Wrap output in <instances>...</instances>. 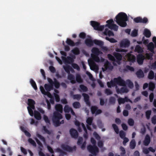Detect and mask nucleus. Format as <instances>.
Wrapping results in <instances>:
<instances>
[{
    "mask_svg": "<svg viewBox=\"0 0 156 156\" xmlns=\"http://www.w3.org/2000/svg\"><path fill=\"white\" fill-rule=\"evenodd\" d=\"M105 92L107 95H111L112 94V91L110 89L107 88L105 90Z\"/></svg>",
    "mask_w": 156,
    "mask_h": 156,
    "instance_id": "59",
    "label": "nucleus"
},
{
    "mask_svg": "<svg viewBox=\"0 0 156 156\" xmlns=\"http://www.w3.org/2000/svg\"><path fill=\"white\" fill-rule=\"evenodd\" d=\"M90 24L96 30L102 31L105 27L104 25L100 26L99 23L94 21H90Z\"/></svg>",
    "mask_w": 156,
    "mask_h": 156,
    "instance_id": "5",
    "label": "nucleus"
},
{
    "mask_svg": "<svg viewBox=\"0 0 156 156\" xmlns=\"http://www.w3.org/2000/svg\"><path fill=\"white\" fill-rule=\"evenodd\" d=\"M105 39L106 40L108 41L111 43H114L117 42L113 38H109L108 37H105Z\"/></svg>",
    "mask_w": 156,
    "mask_h": 156,
    "instance_id": "56",
    "label": "nucleus"
},
{
    "mask_svg": "<svg viewBox=\"0 0 156 156\" xmlns=\"http://www.w3.org/2000/svg\"><path fill=\"white\" fill-rule=\"evenodd\" d=\"M28 142L34 146H36V144L35 141L31 138H29L28 140Z\"/></svg>",
    "mask_w": 156,
    "mask_h": 156,
    "instance_id": "63",
    "label": "nucleus"
},
{
    "mask_svg": "<svg viewBox=\"0 0 156 156\" xmlns=\"http://www.w3.org/2000/svg\"><path fill=\"white\" fill-rule=\"evenodd\" d=\"M104 66L105 70H112L113 69V66L108 61H107L105 63Z\"/></svg>",
    "mask_w": 156,
    "mask_h": 156,
    "instance_id": "18",
    "label": "nucleus"
},
{
    "mask_svg": "<svg viewBox=\"0 0 156 156\" xmlns=\"http://www.w3.org/2000/svg\"><path fill=\"white\" fill-rule=\"evenodd\" d=\"M137 61L138 63L140 65H142L145 59L144 56L141 54H139L137 55Z\"/></svg>",
    "mask_w": 156,
    "mask_h": 156,
    "instance_id": "11",
    "label": "nucleus"
},
{
    "mask_svg": "<svg viewBox=\"0 0 156 156\" xmlns=\"http://www.w3.org/2000/svg\"><path fill=\"white\" fill-rule=\"evenodd\" d=\"M154 72L152 70H151L148 74V78L150 80H152L154 79Z\"/></svg>",
    "mask_w": 156,
    "mask_h": 156,
    "instance_id": "40",
    "label": "nucleus"
},
{
    "mask_svg": "<svg viewBox=\"0 0 156 156\" xmlns=\"http://www.w3.org/2000/svg\"><path fill=\"white\" fill-rule=\"evenodd\" d=\"M119 135L121 138L123 139L125 137L126 134L124 131L121 130L119 132Z\"/></svg>",
    "mask_w": 156,
    "mask_h": 156,
    "instance_id": "54",
    "label": "nucleus"
},
{
    "mask_svg": "<svg viewBox=\"0 0 156 156\" xmlns=\"http://www.w3.org/2000/svg\"><path fill=\"white\" fill-rule=\"evenodd\" d=\"M106 23L108 24L106 25L105 26L108 27V28H109L111 27L112 24H113L114 21L113 19H111L109 20H107Z\"/></svg>",
    "mask_w": 156,
    "mask_h": 156,
    "instance_id": "42",
    "label": "nucleus"
},
{
    "mask_svg": "<svg viewBox=\"0 0 156 156\" xmlns=\"http://www.w3.org/2000/svg\"><path fill=\"white\" fill-rule=\"evenodd\" d=\"M72 108L69 106L68 105H66L64 108V111L66 113H69L70 112Z\"/></svg>",
    "mask_w": 156,
    "mask_h": 156,
    "instance_id": "46",
    "label": "nucleus"
},
{
    "mask_svg": "<svg viewBox=\"0 0 156 156\" xmlns=\"http://www.w3.org/2000/svg\"><path fill=\"white\" fill-rule=\"evenodd\" d=\"M154 44L152 42H150L147 46L148 49L153 53L154 52Z\"/></svg>",
    "mask_w": 156,
    "mask_h": 156,
    "instance_id": "27",
    "label": "nucleus"
},
{
    "mask_svg": "<svg viewBox=\"0 0 156 156\" xmlns=\"http://www.w3.org/2000/svg\"><path fill=\"white\" fill-rule=\"evenodd\" d=\"M91 55L92 59L94 61L97 62H100V59L98 55H94L93 54H91Z\"/></svg>",
    "mask_w": 156,
    "mask_h": 156,
    "instance_id": "31",
    "label": "nucleus"
},
{
    "mask_svg": "<svg viewBox=\"0 0 156 156\" xmlns=\"http://www.w3.org/2000/svg\"><path fill=\"white\" fill-rule=\"evenodd\" d=\"M91 111L93 114H95L96 115L99 114L102 112V110L98 109V107L96 106H92L91 107Z\"/></svg>",
    "mask_w": 156,
    "mask_h": 156,
    "instance_id": "9",
    "label": "nucleus"
},
{
    "mask_svg": "<svg viewBox=\"0 0 156 156\" xmlns=\"http://www.w3.org/2000/svg\"><path fill=\"white\" fill-rule=\"evenodd\" d=\"M155 88V84L152 82H150L149 84V89L151 91H153Z\"/></svg>",
    "mask_w": 156,
    "mask_h": 156,
    "instance_id": "36",
    "label": "nucleus"
},
{
    "mask_svg": "<svg viewBox=\"0 0 156 156\" xmlns=\"http://www.w3.org/2000/svg\"><path fill=\"white\" fill-rule=\"evenodd\" d=\"M116 84H117L119 86H125L126 82L120 76H119L117 78H115L114 79Z\"/></svg>",
    "mask_w": 156,
    "mask_h": 156,
    "instance_id": "8",
    "label": "nucleus"
},
{
    "mask_svg": "<svg viewBox=\"0 0 156 156\" xmlns=\"http://www.w3.org/2000/svg\"><path fill=\"white\" fill-rule=\"evenodd\" d=\"M91 51L93 54L94 55H98L101 52L99 49L97 48H93L92 50Z\"/></svg>",
    "mask_w": 156,
    "mask_h": 156,
    "instance_id": "23",
    "label": "nucleus"
},
{
    "mask_svg": "<svg viewBox=\"0 0 156 156\" xmlns=\"http://www.w3.org/2000/svg\"><path fill=\"white\" fill-rule=\"evenodd\" d=\"M93 120L92 117L88 118L86 120V122L89 125H91Z\"/></svg>",
    "mask_w": 156,
    "mask_h": 156,
    "instance_id": "53",
    "label": "nucleus"
},
{
    "mask_svg": "<svg viewBox=\"0 0 156 156\" xmlns=\"http://www.w3.org/2000/svg\"><path fill=\"white\" fill-rule=\"evenodd\" d=\"M135 50L138 53L141 52L142 51V49L141 48L139 45L136 46Z\"/></svg>",
    "mask_w": 156,
    "mask_h": 156,
    "instance_id": "57",
    "label": "nucleus"
},
{
    "mask_svg": "<svg viewBox=\"0 0 156 156\" xmlns=\"http://www.w3.org/2000/svg\"><path fill=\"white\" fill-rule=\"evenodd\" d=\"M133 21L136 23H146L148 22V19L144 17L143 19L140 16H138L134 18L133 20Z\"/></svg>",
    "mask_w": 156,
    "mask_h": 156,
    "instance_id": "7",
    "label": "nucleus"
},
{
    "mask_svg": "<svg viewBox=\"0 0 156 156\" xmlns=\"http://www.w3.org/2000/svg\"><path fill=\"white\" fill-rule=\"evenodd\" d=\"M94 43L95 44L98 45L100 47H102L104 45L103 42L100 40L96 39L94 40Z\"/></svg>",
    "mask_w": 156,
    "mask_h": 156,
    "instance_id": "29",
    "label": "nucleus"
},
{
    "mask_svg": "<svg viewBox=\"0 0 156 156\" xmlns=\"http://www.w3.org/2000/svg\"><path fill=\"white\" fill-rule=\"evenodd\" d=\"M136 74L139 78H143L144 76L143 71L141 69H139L137 71Z\"/></svg>",
    "mask_w": 156,
    "mask_h": 156,
    "instance_id": "25",
    "label": "nucleus"
},
{
    "mask_svg": "<svg viewBox=\"0 0 156 156\" xmlns=\"http://www.w3.org/2000/svg\"><path fill=\"white\" fill-rule=\"evenodd\" d=\"M70 134L72 137L77 138L78 136V133L76 130L74 129H71L69 130Z\"/></svg>",
    "mask_w": 156,
    "mask_h": 156,
    "instance_id": "12",
    "label": "nucleus"
},
{
    "mask_svg": "<svg viewBox=\"0 0 156 156\" xmlns=\"http://www.w3.org/2000/svg\"><path fill=\"white\" fill-rule=\"evenodd\" d=\"M35 104V101L31 99H28V105L29 106L32 107L33 109H35L34 105Z\"/></svg>",
    "mask_w": 156,
    "mask_h": 156,
    "instance_id": "17",
    "label": "nucleus"
},
{
    "mask_svg": "<svg viewBox=\"0 0 156 156\" xmlns=\"http://www.w3.org/2000/svg\"><path fill=\"white\" fill-rule=\"evenodd\" d=\"M136 146V143L135 140L132 139L129 143V147L131 149H134Z\"/></svg>",
    "mask_w": 156,
    "mask_h": 156,
    "instance_id": "28",
    "label": "nucleus"
},
{
    "mask_svg": "<svg viewBox=\"0 0 156 156\" xmlns=\"http://www.w3.org/2000/svg\"><path fill=\"white\" fill-rule=\"evenodd\" d=\"M116 83L115 81L111 80L110 82H108L107 83V85L109 88H111L112 87H114L116 85Z\"/></svg>",
    "mask_w": 156,
    "mask_h": 156,
    "instance_id": "34",
    "label": "nucleus"
},
{
    "mask_svg": "<svg viewBox=\"0 0 156 156\" xmlns=\"http://www.w3.org/2000/svg\"><path fill=\"white\" fill-rule=\"evenodd\" d=\"M116 23L122 27H125L127 25L126 22L128 20L127 15L125 13H119L115 17Z\"/></svg>",
    "mask_w": 156,
    "mask_h": 156,
    "instance_id": "1",
    "label": "nucleus"
},
{
    "mask_svg": "<svg viewBox=\"0 0 156 156\" xmlns=\"http://www.w3.org/2000/svg\"><path fill=\"white\" fill-rule=\"evenodd\" d=\"M43 119L47 125L50 124V121L47 115H43Z\"/></svg>",
    "mask_w": 156,
    "mask_h": 156,
    "instance_id": "45",
    "label": "nucleus"
},
{
    "mask_svg": "<svg viewBox=\"0 0 156 156\" xmlns=\"http://www.w3.org/2000/svg\"><path fill=\"white\" fill-rule=\"evenodd\" d=\"M73 106L74 108L77 109L80 108L81 107L80 103L78 101H75L73 103Z\"/></svg>",
    "mask_w": 156,
    "mask_h": 156,
    "instance_id": "37",
    "label": "nucleus"
},
{
    "mask_svg": "<svg viewBox=\"0 0 156 156\" xmlns=\"http://www.w3.org/2000/svg\"><path fill=\"white\" fill-rule=\"evenodd\" d=\"M128 123L129 125L133 126L134 124V122L132 119H129L128 120Z\"/></svg>",
    "mask_w": 156,
    "mask_h": 156,
    "instance_id": "62",
    "label": "nucleus"
},
{
    "mask_svg": "<svg viewBox=\"0 0 156 156\" xmlns=\"http://www.w3.org/2000/svg\"><path fill=\"white\" fill-rule=\"evenodd\" d=\"M34 118L37 120H40L41 119V116L40 112L37 111H34Z\"/></svg>",
    "mask_w": 156,
    "mask_h": 156,
    "instance_id": "21",
    "label": "nucleus"
},
{
    "mask_svg": "<svg viewBox=\"0 0 156 156\" xmlns=\"http://www.w3.org/2000/svg\"><path fill=\"white\" fill-rule=\"evenodd\" d=\"M105 35H108L109 36H113L114 34L113 33L111 30H109L107 28H105L104 32Z\"/></svg>",
    "mask_w": 156,
    "mask_h": 156,
    "instance_id": "22",
    "label": "nucleus"
},
{
    "mask_svg": "<svg viewBox=\"0 0 156 156\" xmlns=\"http://www.w3.org/2000/svg\"><path fill=\"white\" fill-rule=\"evenodd\" d=\"M61 147L63 150L69 152H72L73 151H75L76 149V146H74L72 147L65 144H62Z\"/></svg>",
    "mask_w": 156,
    "mask_h": 156,
    "instance_id": "6",
    "label": "nucleus"
},
{
    "mask_svg": "<svg viewBox=\"0 0 156 156\" xmlns=\"http://www.w3.org/2000/svg\"><path fill=\"white\" fill-rule=\"evenodd\" d=\"M40 88L41 93L43 94L44 95H47V94H48L51 95V94L49 92H47L45 91L43 87L41 86L40 87Z\"/></svg>",
    "mask_w": 156,
    "mask_h": 156,
    "instance_id": "44",
    "label": "nucleus"
},
{
    "mask_svg": "<svg viewBox=\"0 0 156 156\" xmlns=\"http://www.w3.org/2000/svg\"><path fill=\"white\" fill-rule=\"evenodd\" d=\"M82 95L84 97V99L85 101L89 100V97L87 94L83 93L82 94Z\"/></svg>",
    "mask_w": 156,
    "mask_h": 156,
    "instance_id": "58",
    "label": "nucleus"
},
{
    "mask_svg": "<svg viewBox=\"0 0 156 156\" xmlns=\"http://www.w3.org/2000/svg\"><path fill=\"white\" fill-rule=\"evenodd\" d=\"M151 112V110H148L145 112V116L146 118L148 120L150 119Z\"/></svg>",
    "mask_w": 156,
    "mask_h": 156,
    "instance_id": "43",
    "label": "nucleus"
},
{
    "mask_svg": "<svg viewBox=\"0 0 156 156\" xmlns=\"http://www.w3.org/2000/svg\"><path fill=\"white\" fill-rule=\"evenodd\" d=\"M27 108L28 111V112L30 115L31 116H33L34 115V113H33V109L32 107H30L29 106H28L27 107Z\"/></svg>",
    "mask_w": 156,
    "mask_h": 156,
    "instance_id": "50",
    "label": "nucleus"
},
{
    "mask_svg": "<svg viewBox=\"0 0 156 156\" xmlns=\"http://www.w3.org/2000/svg\"><path fill=\"white\" fill-rule=\"evenodd\" d=\"M138 35V30L134 29L131 32V35L133 37H135Z\"/></svg>",
    "mask_w": 156,
    "mask_h": 156,
    "instance_id": "55",
    "label": "nucleus"
},
{
    "mask_svg": "<svg viewBox=\"0 0 156 156\" xmlns=\"http://www.w3.org/2000/svg\"><path fill=\"white\" fill-rule=\"evenodd\" d=\"M108 58L110 60L113 61H115V58L114 56H112L110 54H108Z\"/></svg>",
    "mask_w": 156,
    "mask_h": 156,
    "instance_id": "61",
    "label": "nucleus"
},
{
    "mask_svg": "<svg viewBox=\"0 0 156 156\" xmlns=\"http://www.w3.org/2000/svg\"><path fill=\"white\" fill-rule=\"evenodd\" d=\"M143 34L147 38L150 37L151 35L150 31L147 29H145L144 31Z\"/></svg>",
    "mask_w": 156,
    "mask_h": 156,
    "instance_id": "26",
    "label": "nucleus"
},
{
    "mask_svg": "<svg viewBox=\"0 0 156 156\" xmlns=\"http://www.w3.org/2000/svg\"><path fill=\"white\" fill-rule=\"evenodd\" d=\"M80 87L83 92H86L88 90L87 87L83 84L80 85Z\"/></svg>",
    "mask_w": 156,
    "mask_h": 156,
    "instance_id": "49",
    "label": "nucleus"
},
{
    "mask_svg": "<svg viewBox=\"0 0 156 156\" xmlns=\"http://www.w3.org/2000/svg\"><path fill=\"white\" fill-rule=\"evenodd\" d=\"M94 40L89 39H86L85 40V43L86 45L88 47H91L93 45Z\"/></svg>",
    "mask_w": 156,
    "mask_h": 156,
    "instance_id": "19",
    "label": "nucleus"
},
{
    "mask_svg": "<svg viewBox=\"0 0 156 156\" xmlns=\"http://www.w3.org/2000/svg\"><path fill=\"white\" fill-rule=\"evenodd\" d=\"M115 98L113 97H111L109 99V102L111 104L114 105L115 104Z\"/></svg>",
    "mask_w": 156,
    "mask_h": 156,
    "instance_id": "51",
    "label": "nucleus"
},
{
    "mask_svg": "<svg viewBox=\"0 0 156 156\" xmlns=\"http://www.w3.org/2000/svg\"><path fill=\"white\" fill-rule=\"evenodd\" d=\"M151 142V138L150 136L147 134L145 137L144 140L143 141L144 145L145 146H148Z\"/></svg>",
    "mask_w": 156,
    "mask_h": 156,
    "instance_id": "16",
    "label": "nucleus"
},
{
    "mask_svg": "<svg viewBox=\"0 0 156 156\" xmlns=\"http://www.w3.org/2000/svg\"><path fill=\"white\" fill-rule=\"evenodd\" d=\"M55 109L56 110V112L61 113H62L63 111V108L62 105L60 104H56L55 106Z\"/></svg>",
    "mask_w": 156,
    "mask_h": 156,
    "instance_id": "20",
    "label": "nucleus"
},
{
    "mask_svg": "<svg viewBox=\"0 0 156 156\" xmlns=\"http://www.w3.org/2000/svg\"><path fill=\"white\" fill-rule=\"evenodd\" d=\"M116 91L118 94H119L127 93L128 92V90L126 87H122L119 89L116 87Z\"/></svg>",
    "mask_w": 156,
    "mask_h": 156,
    "instance_id": "13",
    "label": "nucleus"
},
{
    "mask_svg": "<svg viewBox=\"0 0 156 156\" xmlns=\"http://www.w3.org/2000/svg\"><path fill=\"white\" fill-rule=\"evenodd\" d=\"M66 42L68 45L70 46L73 47L75 46V43L70 39L67 38Z\"/></svg>",
    "mask_w": 156,
    "mask_h": 156,
    "instance_id": "33",
    "label": "nucleus"
},
{
    "mask_svg": "<svg viewBox=\"0 0 156 156\" xmlns=\"http://www.w3.org/2000/svg\"><path fill=\"white\" fill-rule=\"evenodd\" d=\"M81 98V95L80 94H74L73 95V99H76L78 101H79Z\"/></svg>",
    "mask_w": 156,
    "mask_h": 156,
    "instance_id": "52",
    "label": "nucleus"
},
{
    "mask_svg": "<svg viewBox=\"0 0 156 156\" xmlns=\"http://www.w3.org/2000/svg\"><path fill=\"white\" fill-rule=\"evenodd\" d=\"M130 44V41L128 40L125 39L120 41V46L121 48H128Z\"/></svg>",
    "mask_w": 156,
    "mask_h": 156,
    "instance_id": "10",
    "label": "nucleus"
},
{
    "mask_svg": "<svg viewBox=\"0 0 156 156\" xmlns=\"http://www.w3.org/2000/svg\"><path fill=\"white\" fill-rule=\"evenodd\" d=\"M54 81L53 84L54 85V86L56 88L58 89L60 87V84L59 83L55 78L54 79Z\"/></svg>",
    "mask_w": 156,
    "mask_h": 156,
    "instance_id": "38",
    "label": "nucleus"
},
{
    "mask_svg": "<svg viewBox=\"0 0 156 156\" xmlns=\"http://www.w3.org/2000/svg\"><path fill=\"white\" fill-rule=\"evenodd\" d=\"M87 148L88 151L94 156H96L99 152V149L97 146L90 144L87 146Z\"/></svg>",
    "mask_w": 156,
    "mask_h": 156,
    "instance_id": "4",
    "label": "nucleus"
},
{
    "mask_svg": "<svg viewBox=\"0 0 156 156\" xmlns=\"http://www.w3.org/2000/svg\"><path fill=\"white\" fill-rule=\"evenodd\" d=\"M113 55L116 59L118 61H121L122 58V55L117 52H115L113 53Z\"/></svg>",
    "mask_w": 156,
    "mask_h": 156,
    "instance_id": "24",
    "label": "nucleus"
},
{
    "mask_svg": "<svg viewBox=\"0 0 156 156\" xmlns=\"http://www.w3.org/2000/svg\"><path fill=\"white\" fill-rule=\"evenodd\" d=\"M75 81L79 83H82L83 81L80 75L79 74H77L76 75V80Z\"/></svg>",
    "mask_w": 156,
    "mask_h": 156,
    "instance_id": "32",
    "label": "nucleus"
},
{
    "mask_svg": "<svg viewBox=\"0 0 156 156\" xmlns=\"http://www.w3.org/2000/svg\"><path fill=\"white\" fill-rule=\"evenodd\" d=\"M126 84L130 88H132L133 87V83L129 80H126Z\"/></svg>",
    "mask_w": 156,
    "mask_h": 156,
    "instance_id": "41",
    "label": "nucleus"
},
{
    "mask_svg": "<svg viewBox=\"0 0 156 156\" xmlns=\"http://www.w3.org/2000/svg\"><path fill=\"white\" fill-rule=\"evenodd\" d=\"M30 83L31 86L35 90L37 89V88L36 83L33 79H30Z\"/></svg>",
    "mask_w": 156,
    "mask_h": 156,
    "instance_id": "39",
    "label": "nucleus"
},
{
    "mask_svg": "<svg viewBox=\"0 0 156 156\" xmlns=\"http://www.w3.org/2000/svg\"><path fill=\"white\" fill-rule=\"evenodd\" d=\"M75 55H78L80 53V51L78 48L76 47L74 48L71 51Z\"/></svg>",
    "mask_w": 156,
    "mask_h": 156,
    "instance_id": "35",
    "label": "nucleus"
},
{
    "mask_svg": "<svg viewBox=\"0 0 156 156\" xmlns=\"http://www.w3.org/2000/svg\"><path fill=\"white\" fill-rule=\"evenodd\" d=\"M62 118V115L60 113L57 112H54L52 117V121L54 126L55 127H58L61 124H63V120H62L61 122L60 121V120Z\"/></svg>",
    "mask_w": 156,
    "mask_h": 156,
    "instance_id": "2",
    "label": "nucleus"
},
{
    "mask_svg": "<svg viewBox=\"0 0 156 156\" xmlns=\"http://www.w3.org/2000/svg\"><path fill=\"white\" fill-rule=\"evenodd\" d=\"M118 27H119L116 24H112L111 27L109 28L111 29H112L115 31H117L118 30Z\"/></svg>",
    "mask_w": 156,
    "mask_h": 156,
    "instance_id": "47",
    "label": "nucleus"
},
{
    "mask_svg": "<svg viewBox=\"0 0 156 156\" xmlns=\"http://www.w3.org/2000/svg\"><path fill=\"white\" fill-rule=\"evenodd\" d=\"M64 69L65 71L68 73V79L70 81V82L72 84L76 83L75 77L73 75L70 73V70H73L72 68L69 66L64 67Z\"/></svg>",
    "mask_w": 156,
    "mask_h": 156,
    "instance_id": "3",
    "label": "nucleus"
},
{
    "mask_svg": "<svg viewBox=\"0 0 156 156\" xmlns=\"http://www.w3.org/2000/svg\"><path fill=\"white\" fill-rule=\"evenodd\" d=\"M44 88L47 92H49L53 88V85L48 84H45L44 86Z\"/></svg>",
    "mask_w": 156,
    "mask_h": 156,
    "instance_id": "30",
    "label": "nucleus"
},
{
    "mask_svg": "<svg viewBox=\"0 0 156 156\" xmlns=\"http://www.w3.org/2000/svg\"><path fill=\"white\" fill-rule=\"evenodd\" d=\"M128 61L129 62H133L136 60V57L133 55L131 54L130 53H129L126 55Z\"/></svg>",
    "mask_w": 156,
    "mask_h": 156,
    "instance_id": "15",
    "label": "nucleus"
},
{
    "mask_svg": "<svg viewBox=\"0 0 156 156\" xmlns=\"http://www.w3.org/2000/svg\"><path fill=\"white\" fill-rule=\"evenodd\" d=\"M62 58L63 61L69 64H72L74 61L73 58L69 56H68L67 58L62 57Z\"/></svg>",
    "mask_w": 156,
    "mask_h": 156,
    "instance_id": "14",
    "label": "nucleus"
},
{
    "mask_svg": "<svg viewBox=\"0 0 156 156\" xmlns=\"http://www.w3.org/2000/svg\"><path fill=\"white\" fill-rule=\"evenodd\" d=\"M151 121L152 123L155 125L156 124V115H154L151 119Z\"/></svg>",
    "mask_w": 156,
    "mask_h": 156,
    "instance_id": "64",
    "label": "nucleus"
},
{
    "mask_svg": "<svg viewBox=\"0 0 156 156\" xmlns=\"http://www.w3.org/2000/svg\"><path fill=\"white\" fill-rule=\"evenodd\" d=\"M112 126L116 133L118 134L119 133V129L118 126L115 124H112Z\"/></svg>",
    "mask_w": 156,
    "mask_h": 156,
    "instance_id": "48",
    "label": "nucleus"
},
{
    "mask_svg": "<svg viewBox=\"0 0 156 156\" xmlns=\"http://www.w3.org/2000/svg\"><path fill=\"white\" fill-rule=\"evenodd\" d=\"M72 66L74 69H76L78 71L80 70V67L76 63H73L72 64Z\"/></svg>",
    "mask_w": 156,
    "mask_h": 156,
    "instance_id": "60",
    "label": "nucleus"
}]
</instances>
